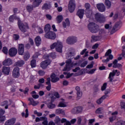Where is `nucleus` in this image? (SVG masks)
Segmentation results:
<instances>
[{
  "mask_svg": "<svg viewBox=\"0 0 125 125\" xmlns=\"http://www.w3.org/2000/svg\"><path fill=\"white\" fill-rule=\"evenodd\" d=\"M87 27L89 31L93 34H96V33H98V31H99V26L95 23H89Z\"/></svg>",
  "mask_w": 125,
  "mask_h": 125,
  "instance_id": "f257e3e1",
  "label": "nucleus"
},
{
  "mask_svg": "<svg viewBox=\"0 0 125 125\" xmlns=\"http://www.w3.org/2000/svg\"><path fill=\"white\" fill-rule=\"evenodd\" d=\"M55 47L56 50L58 51V52H62L63 43L60 41H58L57 42H54L50 45L51 49H54Z\"/></svg>",
  "mask_w": 125,
  "mask_h": 125,
  "instance_id": "f03ea898",
  "label": "nucleus"
},
{
  "mask_svg": "<svg viewBox=\"0 0 125 125\" xmlns=\"http://www.w3.org/2000/svg\"><path fill=\"white\" fill-rule=\"evenodd\" d=\"M18 25L20 31L22 33H26L29 29L28 24L22 22L20 19H18Z\"/></svg>",
  "mask_w": 125,
  "mask_h": 125,
  "instance_id": "7ed1b4c3",
  "label": "nucleus"
},
{
  "mask_svg": "<svg viewBox=\"0 0 125 125\" xmlns=\"http://www.w3.org/2000/svg\"><path fill=\"white\" fill-rule=\"evenodd\" d=\"M95 17L97 21H98V22H99L100 23H104V22H105V17H104L103 15L100 13H96Z\"/></svg>",
  "mask_w": 125,
  "mask_h": 125,
  "instance_id": "20e7f679",
  "label": "nucleus"
},
{
  "mask_svg": "<svg viewBox=\"0 0 125 125\" xmlns=\"http://www.w3.org/2000/svg\"><path fill=\"white\" fill-rule=\"evenodd\" d=\"M76 8V4H75V0H70L68 5V10L70 13H73Z\"/></svg>",
  "mask_w": 125,
  "mask_h": 125,
  "instance_id": "39448f33",
  "label": "nucleus"
},
{
  "mask_svg": "<svg viewBox=\"0 0 125 125\" xmlns=\"http://www.w3.org/2000/svg\"><path fill=\"white\" fill-rule=\"evenodd\" d=\"M77 41L78 40L77 39V37L70 36L66 39V42L68 44H74V43H76V42H77Z\"/></svg>",
  "mask_w": 125,
  "mask_h": 125,
  "instance_id": "423d86ee",
  "label": "nucleus"
},
{
  "mask_svg": "<svg viewBox=\"0 0 125 125\" xmlns=\"http://www.w3.org/2000/svg\"><path fill=\"white\" fill-rule=\"evenodd\" d=\"M45 37H46V39H49L50 40H55L56 38V34L52 31H49L45 34Z\"/></svg>",
  "mask_w": 125,
  "mask_h": 125,
  "instance_id": "0eeeda50",
  "label": "nucleus"
},
{
  "mask_svg": "<svg viewBox=\"0 0 125 125\" xmlns=\"http://www.w3.org/2000/svg\"><path fill=\"white\" fill-rule=\"evenodd\" d=\"M50 63H51V61L50 60H46L44 61H42L41 64L40 66L42 69H46L48 65H50Z\"/></svg>",
  "mask_w": 125,
  "mask_h": 125,
  "instance_id": "6e6552de",
  "label": "nucleus"
},
{
  "mask_svg": "<svg viewBox=\"0 0 125 125\" xmlns=\"http://www.w3.org/2000/svg\"><path fill=\"white\" fill-rule=\"evenodd\" d=\"M65 63V67L63 68V71H67V72H69V71L71 70V65H70V64L72 63V60L71 59H69L66 61Z\"/></svg>",
  "mask_w": 125,
  "mask_h": 125,
  "instance_id": "1a4fd4ad",
  "label": "nucleus"
},
{
  "mask_svg": "<svg viewBox=\"0 0 125 125\" xmlns=\"http://www.w3.org/2000/svg\"><path fill=\"white\" fill-rule=\"evenodd\" d=\"M75 89L77 91V100H79L80 98H82V97L83 96V92L81 91V88L79 86H77L75 87Z\"/></svg>",
  "mask_w": 125,
  "mask_h": 125,
  "instance_id": "9d476101",
  "label": "nucleus"
},
{
  "mask_svg": "<svg viewBox=\"0 0 125 125\" xmlns=\"http://www.w3.org/2000/svg\"><path fill=\"white\" fill-rule=\"evenodd\" d=\"M96 6L97 8L99 11H100V12H104L106 10L105 5H104L103 3L97 4Z\"/></svg>",
  "mask_w": 125,
  "mask_h": 125,
  "instance_id": "9b49d317",
  "label": "nucleus"
},
{
  "mask_svg": "<svg viewBox=\"0 0 125 125\" xmlns=\"http://www.w3.org/2000/svg\"><path fill=\"white\" fill-rule=\"evenodd\" d=\"M20 69L19 67H15L13 70V76L14 78H18L20 76V73L19 72Z\"/></svg>",
  "mask_w": 125,
  "mask_h": 125,
  "instance_id": "f8f14e48",
  "label": "nucleus"
},
{
  "mask_svg": "<svg viewBox=\"0 0 125 125\" xmlns=\"http://www.w3.org/2000/svg\"><path fill=\"white\" fill-rule=\"evenodd\" d=\"M120 72L118 71V70H113L112 72H110L109 75L108 79H109V82L111 83L113 81V79H114V77H115V75L116 74H119Z\"/></svg>",
  "mask_w": 125,
  "mask_h": 125,
  "instance_id": "ddd939ff",
  "label": "nucleus"
},
{
  "mask_svg": "<svg viewBox=\"0 0 125 125\" xmlns=\"http://www.w3.org/2000/svg\"><path fill=\"white\" fill-rule=\"evenodd\" d=\"M2 73L3 75H9V73H10V67L5 66H3L2 68Z\"/></svg>",
  "mask_w": 125,
  "mask_h": 125,
  "instance_id": "4468645a",
  "label": "nucleus"
},
{
  "mask_svg": "<svg viewBox=\"0 0 125 125\" xmlns=\"http://www.w3.org/2000/svg\"><path fill=\"white\" fill-rule=\"evenodd\" d=\"M17 54V49L15 48H11L9 50V55L11 57L15 56Z\"/></svg>",
  "mask_w": 125,
  "mask_h": 125,
  "instance_id": "2eb2a0df",
  "label": "nucleus"
},
{
  "mask_svg": "<svg viewBox=\"0 0 125 125\" xmlns=\"http://www.w3.org/2000/svg\"><path fill=\"white\" fill-rule=\"evenodd\" d=\"M82 111H83V108L81 106H78L72 109L71 112L72 114H79V113H81Z\"/></svg>",
  "mask_w": 125,
  "mask_h": 125,
  "instance_id": "dca6fc26",
  "label": "nucleus"
},
{
  "mask_svg": "<svg viewBox=\"0 0 125 125\" xmlns=\"http://www.w3.org/2000/svg\"><path fill=\"white\" fill-rule=\"evenodd\" d=\"M16 122V118H13L11 119L7 120L5 123L4 125H14Z\"/></svg>",
  "mask_w": 125,
  "mask_h": 125,
  "instance_id": "f3484780",
  "label": "nucleus"
},
{
  "mask_svg": "<svg viewBox=\"0 0 125 125\" xmlns=\"http://www.w3.org/2000/svg\"><path fill=\"white\" fill-rule=\"evenodd\" d=\"M18 53L20 55H23L24 53V44H19Z\"/></svg>",
  "mask_w": 125,
  "mask_h": 125,
  "instance_id": "a211bd4d",
  "label": "nucleus"
},
{
  "mask_svg": "<svg viewBox=\"0 0 125 125\" xmlns=\"http://www.w3.org/2000/svg\"><path fill=\"white\" fill-rule=\"evenodd\" d=\"M84 14V10L80 9L77 11V15L79 16L80 19H83Z\"/></svg>",
  "mask_w": 125,
  "mask_h": 125,
  "instance_id": "6ab92c4d",
  "label": "nucleus"
},
{
  "mask_svg": "<svg viewBox=\"0 0 125 125\" xmlns=\"http://www.w3.org/2000/svg\"><path fill=\"white\" fill-rule=\"evenodd\" d=\"M42 2V0H33L32 4H33L34 8L38 7Z\"/></svg>",
  "mask_w": 125,
  "mask_h": 125,
  "instance_id": "aec40b11",
  "label": "nucleus"
},
{
  "mask_svg": "<svg viewBox=\"0 0 125 125\" xmlns=\"http://www.w3.org/2000/svg\"><path fill=\"white\" fill-rule=\"evenodd\" d=\"M99 32V36L100 37L101 39H102V37L103 36H105L106 35V30L104 29H100L99 28V30L98 31Z\"/></svg>",
  "mask_w": 125,
  "mask_h": 125,
  "instance_id": "412c9836",
  "label": "nucleus"
},
{
  "mask_svg": "<svg viewBox=\"0 0 125 125\" xmlns=\"http://www.w3.org/2000/svg\"><path fill=\"white\" fill-rule=\"evenodd\" d=\"M11 64H12V60L9 58L5 60L3 62V65L4 66H9Z\"/></svg>",
  "mask_w": 125,
  "mask_h": 125,
  "instance_id": "4be33fe9",
  "label": "nucleus"
},
{
  "mask_svg": "<svg viewBox=\"0 0 125 125\" xmlns=\"http://www.w3.org/2000/svg\"><path fill=\"white\" fill-rule=\"evenodd\" d=\"M111 53H112V50L109 49L106 51L104 55V56H108V59H109L110 60H112L113 58H114V56L112 54H111Z\"/></svg>",
  "mask_w": 125,
  "mask_h": 125,
  "instance_id": "5701e85b",
  "label": "nucleus"
},
{
  "mask_svg": "<svg viewBox=\"0 0 125 125\" xmlns=\"http://www.w3.org/2000/svg\"><path fill=\"white\" fill-rule=\"evenodd\" d=\"M51 82L52 83H56L59 81V78L56 76L55 74H53L51 75Z\"/></svg>",
  "mask_w": 125,
  "mask_h": 125,
  "instance_id": "b1692460",
  "label": "nucleus"
},
{
  "mask_svg": "<svg viewBox=\"0 0 125 125\" xmlns=\"http://www.w3.org/2000/svg\"><path fill=\"white\" fill-rule=\"evenodd\" d=\"M63 28H67V26H70V21L69 19H66L64 21L62 22Z\"/></svg>",
  "mask_w": 125,
  "mask_h": 125,
  "instance_id": "393cba45",
  "label": "nucleus"
},
{
  "mask_svg": "<svg viewBox=\"0 0 125 125\" xmlns=\"http://www.w3.org/2000/svg\"><path fill=\"white\" fill-rule=\"evenodd\" d=\"M29 101H30V104H29L28 105H32V106H37L39 104V102L34 101V99L32 98H29L28 99Z\"/></svg>",
  "mask_w": 125,
  "mask_h": 125,
  "instance_id": "a878e982",
  "label": "nucleus"
},
{
  "mask_svg": "<svg viewBox=\"0 0 125 125\" xmlns=\"http://www.w3.org/2000/svg\"><path fill=\"white\" fill-rule=\"evenodd\" d=\"M35 41L37 46H39L42 43V39H41V37L40 36H37L35 38Z\"/></svg>",
  "mask_w": 125,
  "mask_h": 125,
  "instance_id": "bb28decb",
  "label": "nucleus"
},
{
  "mask_svg": "<svg viewBox=\"0 0 125 125\" xmlns=\"http://www.w3.org/2000/svg\"><path fill=\"white\" fill-rule=\"evenodd\" d=\"M34 7H35V6H34V5L33 4L32 5L28 4L26 6V10L27 11H28V12L31 13V12H32V11L34 10Z\"/></svg>",
  "mask_w": 125,
  "mask_h": 125,
  "instance_id": "cd10ccee",
  "label": "nucleus"
},
{
  "mask_svg": "<svg viewBox=\"0 0 125 125\" xmlns=\"http://www.w3.org/2000/svg\"><path fill=\"white\" fill-rule=\"evenodd\" d=\"M113 68H121L122 67V64L118 63V60H115L113 62Z\"/></svg>",
  "mask_w": 125,
  "mask_h": 125,
  "instance_id": "c85d7f7f",
  "label": "nucleus"
},
{
  "mask_svg": "<svg viewBox=\"0 0 125 125\" xmlns=\"http://www.w3.org/2000/svg\"><path fill=\"white\" fill-rule=\"evenodd\" d=\"M14 19H16L18 21V19H19V18H18V17H17L16 15H15V14H14V15L10 16L9 18V20L10 22H13V21H14Z\"/></svg>",
  "mask_w": 125,
  "mask_h": 125,
  "instance_id": "c756f323",
  "label": "nucleus"
},
{
  "mask_svg": "<svg viewBox=\"0 0 125 125\" xmlns=\"http://www.w3.org/2000/svg\"><path fill=\"white\" fill-rule=\"evenodd\" d=\"M85 15L87 18H90L92 16V10H89L88 9L85 10Z\"/></svg>",
  "mask_w": 125,
  "mask_h": 125,
  "instance_id": "7c9ffc66",
  "label": "nucleus"
},
{
  "mask_svg": "<svg viewBox=\"0 0 125 125\" xmlns=\"http://www.w3.org/2000/svg\"><path fill=\"white\" fill-rule=\"evenodd\" d=\"M51 8V6L49 4H47L46 3H45L43 4L42 6V9H46V10H47L48 9H50Z\"/></svg>",
  "mask_w": 125,
  "mask_h": 125,
  "instance_id": "2f4dec72",
  "label": "nucleus"
},
{
  "mask_svg": "<svg viewBox=\"0 0 125 125\" xmlns=\"http://www.w3.org/2000/svg\"><path fill=\"white\" fill-rule=\"evenodd\" d=\"M105 99H106V96H103L101 98L96 101V103L99 105H100V104L103 102V100Z\"/></svg>",
  "mask_w": 125,
  "mask_h": 125,
  "instance_id": "473e14b6",
  "label": "nucleus"
},
{
  "mask_svg": "<svg viewBox=\"0 0 125 125\" xmlns=\"http://www.w3.org/2000/svg\"><path fill=\"white\" fill-rule=\"evenodd\" d=\"M119 28H120V24H119L118 23H116L112 28V32H113V33H115V32H116V31H118V30H119Z\"/></svg>",
  "mask_w": 125,
  "mask_h": 125,
  "instance_id": "72a5a7b5",
  "label": "nucleus"
},
{
  "mask_svg": "<svg viewBox=\"0 0 125 125\" xmlns=\"http://www.w3.org/2000/svg\"><path fill=\"white\" fill-rule=\"evenodd\" d=\"M93 42H97L101 40L100 36H92L91 37Z\"/></svg>",
  "mask_w": 125,
  "mask_h": 125,
  "instance_id": "f704fd0d",
  "label": "nucleus"
},
{
  "mask_svg": "<svg viewBox=\"0 0 125 125\" xmlns=\"http://www.w3.org/2000/svg\"><path fill=\"white\" fill-rule=\"evenodd\" d=\"M104 3L107 8H111V5L112 4L111 3L110 0H105Z\"/></svg>",
  "mask_w": 125,
  "mask_h": 125,
  "instance_id": "c9c22d12",
  "label": "nucleus"
},
{
  "mask_svg": "<svg viewBox=\"0 0 125 125\" xmlns=\"http://www.w3.org/2000/svg\"><path fill=\"white\" fill-rule=\"evenodd\" d=\"M25 62L23 60L19 61L16 63V65L19 67H21V66H23Z\"/></svg>",
  "mask_w": 125,
  "mask_h": 125,
  "instance_id": "e433bc0d",
  "label": "nucleus"
},
{
  "mask_svg": "<svg viewBox=\"0 0 125 125\" xmlns=\"http://www.w3.org/2000/svg\"><path fill=\"white\" fill-rule=\"evenodd\" d=\"M53 102L50 101V103L47 104V105L49 109H53L55 107V105L52 104Z\"/></svg>",
  "mask_w": 125,
  "mask_h": 125,
  "instance_id": "4c0bfd02",
  "label": "nucleus"
},
{
  "mask_svg": "<svg viewBox=\"0 0 125 125\" xmlns=\"http://www.w3.org/2000/svg\"><path fill=\"white\" fill-rule=\"evenodd\" d=\"M8 102L7 101H5L1 103V106H5V109L8 108V104H7Z\"/></svg>",
  "mask_w": 125,
  "mask_h": 125,
  "instance_id": "58836bf2",
  "label": "nucleus"
},
{
  "mask_svg": "<svg viewBox=\"0 0 125 125\" xmlns=\"http://www.w3.org/2000/svg\"><path fill=\"white\" fill-rule=\"evenodd\" d=\"M50 24H47L44 27V31L46 33H47L48 32H50Z\"/></svg>",
  "mask_w": 125,
  "mask_h": 125,
  "instance_id": "ea45409f",
  "label": "nucleus"
},
{
  "mask_svg": "<svg viewBox=\"0 0 125 125\" xmlns=\"http://www.w3.org/2000/svg\"><path fill=\"white\" fill-rule=\"evenodd\" d=\"M56 19L58 23H61L63 21V16L62 15L58 16Z\"/></svg>",
  "mask_w": 125,
  "mask_h": 125,
  "instance_id": "a19ab883",
  "label": "nucleus"
},
{
  "mask_svg": "<svg viewBox=\"0 0 125 125\" xmlns=\"http://www.w3.org/2000/svg\"><path fill=\"white\" fill-rule=\"evenodd\" d=\"M22 117H25V118H28L29 117V110L28 109H25V112H22L21 113Z\"/></svg>",
  "mask_w": 125,
  "mask_h": 125,
  "instance_id": "79ce46f5",
  "label": "nucleus"
},
{
  "mask_svg": "<svg viewBox=\"0 0 125 125\" xmlns=\"http://www.w3.org/2000/svg\"><path fill=\"white\" fill-rule=\"evenodd\" d=\"M96 114H103V113H104V111H103V108L100 107L98 108L96 110Z\"/></svg>",
  "mask_w": 125,
  "mask_h": 125,
  "instance_id": "37998d69",
  "label": "nucleus"
},
{
  "mask_svg": "<svg viewBox=\"0 0 125 125\" xmlns=\"http://www.w3.org/2000/svg\"><path fill=\"white\" fill-rule=\"evenodd\" d=\"M54 122H55V124H60V122H61V119L59 118V117L57 116L55 118Z\"/></svg>",
  "mask_w": 125,
  "mask_h": 125,
  "instance_id": "c03bdc74",
  "label": "nucleus"
},
{
  "mask_svg": "<svg viewBox=\"0 0 125 125\" xmlns=\"http://www.w3.org/2000/svg\"><path fill=\"white\" fill-rule=\"evenodd\" d=\"M30 58V53L28 52L25 53L24 56V60H28Z\"/></svg>",
  "mask_w": 125,
  "mask_h": 125,
  "instance_id": "a18cd8bd",
  "label": "nucleus"
},
{
  "mask_svg": "<svg viewBox=\"0 0 125 125\" xmlns=\"http://www.w3.org/2000/svg\"><path fill=\"white\" fill-rule=\"evenodd\" d=\"M58 107H66L67 105H66V104H65V103H64L63 102H61L59 105H58Z\"/></svg>",
  "mask_w": 125,
  "mask_h": 125,
  "instance_id": "49530a36",
  "label": "nucleus"
},
{
  "mask_svg": "<svg viewBox=\"0 0 125 125\" xmlns=\"http://www.w3.org/2000/svg\"><path fill=\"white\" fill-rule=\"evenodd\" d=\"M31 66L32 68H35L36 67V60H32L31 61Z\"/></svg>",
  "mask_w": 125,
  "mask_h": 125,
  "instance_id": "de8ad7c7",
  "label": "nucleus"
},
{
  "mask_svg": "<svg viewBox=\"0 0 125 125\" xmlns=\"http://www.w3.org/2000/svg\"><path fill=\"white\" fill-rule=\"evenodd\" d=\"M122 55V57H124L125 58V46H123L122 47V54H120V56Z\"/></svg>",
  "mask_w": 125,
  "mask_h": 125,
  "instance_id": "09e8293b",
  "label": "nucleus"
},
{
  "mask_svg": "<svg viewBox=\"0 0 125 125\" xmlns=\"http://www.w3.org/2000/svg\"><path fill=\"white\" fill-rule=\"evenodd\" d=\"M56 113L57 114H63V113H64V111L61 109V108H59L56 110Z\"/></svg>",
  "mask_w": 125,
  "mask_h": 125,
  "instance_id": "8fccbe9b",
  "label": "nucleus"
},
{
  "mask_svg": "<svg viewBox=\"0 0 125 125\" xmlns=\"http://www.w3.org/2000/svg\"><path fill=\"white\" fill-rule=\"evenodd\" d=\"M106 87H107V83H104L101 87V90L104 91V90L106 89Z\"/></svg>",
  "mask_w": 125,
  "mask_h": 125,
  "instance_id": "3c124183",
  "label": "nucleus"
},
{
  "mask_svg": "<svg viewBox=\"0 0 125 125\" xmlns=\"http://www.w3.org/2000/svg\"><path fill=\"white\" fill-rule=\"evenodd\" d=\"M2 51L5 54H7V53H8V50L6 47H4L3 48Z\"/></svg>",
  "mask_w": 125,
  "mask_h": 125,
  "instance_id": "603ef678",
  "label": "nucleus"
},
{
  "mask_svg": "<svg viewBox=\"0 0 125 125\" xmlns=\"http://www.w3.org/2000/svg\"><path fill=\"white\" fill-rule=\"evenodd\" d=\"M87 61H84L83 63H82L80 66L82 67V68H84V67H85L87 64Z\"/></svg>",
  "mask_w": 125,
  "mask_h": 125,
  "instance_id": "864d4df0",
  "label": "nucleus"
},
{
  "mask_svg": "<svg viewBox=\"0 0 125 125\" xmlns=\"http://www.w3.org/2000/svg\"><path fill=\"white\" fill-rule=\"evenodd\" d=\"M5 120H6L5 116L0 115V122H4Z\"/></svg>",
  "mask_w": 125,
  "mask_h": 125,
  "instance_id": "5fc2aeb1",
  "label": "nucleus"
},
{
  "mask_svg": "<svg viewBox=\"0 0 125 125\" xmlns=\"http://www.w3.org/2000/svg\"><path fill=\"white\" fill-rule=\"evenodd\" d=\"M38 73L40 76H44V74H45V72L42 70H39L38 72Z\"/></svg>",
  "mask_w": 125,
  "mask_h": 125,
  "instance_id": "6e6d98bb",
  "label": "nucleus"
},
{
  "mask_svg": "<svg viewBox=\"0 0 125 125\" xmlns=\"http://www.w3.org/2000/svg\"><path fill=\"white\" fill-rule=\"evenodd\" d=\"M115 120H116V116H113L109 118V121H110V123H112V122H114V121H115Z\"/></svg>",
  "mask_w": 125,
  "mask_h": 125,
  "instance_id": "4d7b16f0",
  "label": "nucleus"
},
{
  "mask_svg": "<svg viewBox=\"0 0 125 125\" xmlns=\"http://www.w3.org/2000/svg\"><path fill=\"white\" fill-rule=\"evenodd\" d=\"M99 91V88H98V86H95L94 87V93H96V92H98Z\"/></svg>",
  "mask_w": 125,
  "mask_h": 125,
  "instance_id": "13d9d810",
  "label": "nucleus"
},
{
  "mask_svg": "<svg viewBox=\"0 0 125 125\" xmlns=\"http://www.w3.org/2000/svg\"><path fill=\"white\" fill-rule=\"evenodd\" d=\"M13 38L15 40V41H17L19 40V35L17 34H14L13 36Z\"/></svg>",
  "mask_w": 125,
  "mask_h": 125,
  "instance_id": "bf43d9fd",
  "label": "nucleus"
},
{
  "mask_svg": "<svg viewBox=\"0 0 125 125\" xmlns=\"http://www.w3.org/2000/svg\"><path fill=\"white\" fill-rule=\"evenodd\" d=\"M85 7L86 9H88V10H89V8H90V4L88 3H86L85 4Z\"/></svg>",
  "mask_w": 125,
  "mask_h": 125,
  "instance_id": "052dcab7",
  "label": "nucleus"
},
{
  "mask_svg": "<svg viewBox=\"0 0 125 125\" xmlns=\"http://www.w3.org/2000/svg\"><path fill=\"white\" fill-rule=\"evenodd\" d=\"M94 122H95V120H94V119H90V120H89L88 125H92V124H93V123H94Z\"/></svg>",
  "mask_w": 125,
  "mask_h": 125,
  "instance_id": "680f3d73",
  "label": "nucleus"
},
{
  "mask_svg": "<svg viewBox=\"0 0 125 125\" xmlns=\"http://www.w3.org/2000/svg\"><path fill=\"white\" fill-rule=\"evenodd\" d=\"M51 79H50V78H47V82L46 83V84L47 85H51V84L50 83V81Z\"/></svg>",
  "mask_w": 125,
  "mask_h": 125,
  "instance_id": "e2e57ef3",
  "label": "nucleus"
},
{
  "mask_svg": "<svg viewBox=\"0 0 125 125\" xmlns=\"http://www.w3.org/2000/svg\"><path fill=\"white\" fill-rule=\"evenodd\" d=\"M4 113H5V111L2 108H0V116H2V115H4Z\"/></svg>",
  "mask_w": 125,
  "mask_h": 125,
  "instance_id": "0e129e2a",
  "label": "nucleus"
},
{
  "mask_svg": "<svg viewBox=\"0 0 125 125\" xmlns=\"http://www.w3.org/2000/svg\"><path fill=\"white\" fill-rule=\"evenodd\" d=\"M99 46V44L98 43H96L92 47V49H96Z\"/></svg>",
  "mask_w": 125,
  "mask_h": 125,
  "instance_id": "69168bd1",
  "label": "nucleus"
},
{
  "mask_svg": "<svg viewBox=\"0 0 125 125\" xmlns=\"http://www.w3.org/2000/svg\"><path fill=\"white\" fill-rule=\"evenodd\" d=\"M46 17L48 20H51L52 17L49 14L46 15Z\"/></svg>",
  "mask_w": 125,
  "mask_h": 125,
  "instance_id": "338daca9",
  "label": "nucleus"
},
{
  "mask_svg": "<svg viewBox=\"0 0 125 125\" xmlns=\"http://www.w3.org/2000/svg\"><path fill=\"white\" fill-rule=\"evenodd\" d=\"M43 125H48V122H47V119L44 121L42 123Z\"/></svg>",
  "mask_w": 125,
  "mask_h": 125,
  "instance_id": "774afa93",
  "label": "nucleus"
}]
</instances>
